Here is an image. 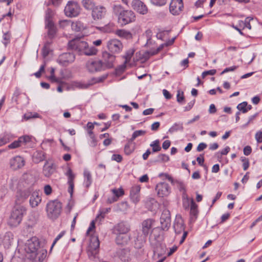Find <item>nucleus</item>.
I'll use <instances>...</instances> for the list:
<instances>
[{"label": "nucleus", "mask_w": 262, "mask_h": 262, "mask_svg": "<svg viewBox=\"0 0 262 262\" xmlns=\"http://www.w3.org/2000/svg\"><path fill=\"white\" fill-rule=\"evenodd\" d=\"M62 208V204L58 200L50 201L46 207L47 217L52 221H55L60 215Z\"/></svg>", "instance_id": "nucleus-1"}, {"label": "nucleus", "mask_w": 262, "mask_h": 262, "mask_svg": "<svg viewBox=\"0 0 262 262\" xmlns=\"http://www.w3.org/2000/svg\"><path fill=\"white\" fill-rule=\"evenodd\" d=\"M26 209L23 206H16L13 208L8 221L10 227H16L20 223Z\"/></svg>", "instance_id": "nucleus-2"}, {"label": "nucleus", "mask_w": 262, "mask_h": 262, "mask_svg": "<svg viewBox=\"0 0 262 262\" xmlns=\"http://www.w3.org/2000/svg\"><path fill=\"white\" fill-rule=\"evenodd\" d=\"M154 220L148 219L144 220L142 223V234H138L136 242H139V248H141L143 244L145 243L148 235L151 232V229L152 227Z\"/></svg>", "instance_id": "nucleus-3"}, {"label": "nucleus", "mask_w": 262, "mask_h": 262, "mask_svg": "<svg viewBox=\"0 0 262 262\" xmlns=\"http://www.w3.org/2000/svg\"><path fill=\"white\" fill-rule=\"evenodd\" d=\"M99 245V241L97 237H93L91 239L89 246L87 249L88 255L90 260L94 261H97Z\"/></svg>", "instance_id": "nucleus-4"}, {"label": "nucleus", "mask_w": 262, "mask_h": 262, "mask_svg": "<svg viewBox=\"0 0 262 262\" xmlns=\"http://www.w3.org/2000/svg\"><path fill=\"white\" fill-rule=\"evenodd\" d=\"M64 13L66 16L73 17L78 16L80 12V7L77 2H69L64 8Z\"/></svg>", "instance_id": "nucleus-5"}, {"label": "nucleus", "mask_w": 262, "mask_h": 262, "mask_svg": "<svg viewBox=\"0 0 262 262\" xmlns=\"http://www.w3.org/2000/svg\"><path fill=\"white\" fill-rule=\"evenodd\" d=\"M136 20V15L135 13L132 10H124L121 14L120 17L118 18V21L121 26H124Z\"/></svg>", "instance_id": "nucleus-6"}, {"label": "nucleus", "mask_w": 262, "mask_h": 262, "mask_svg": "<svg viewBox=\"0 0 262 262\" xmlns=\"http://www.w3.org/2000/svg\"><path fill=\"white\" fill-rule=\"evenodd\" d=\"M39 242L36 237H32L28 239L25 245V250L28 253V256L39 250Z\"/></svg>", "instance_id": "nucleus-7"}, {"label": "nucleus", "mask_w": 262, "mask_h": 262, "mask_svg": "<svg viewBox=\"0 0 262 262\" xmlns=\"http://www.w3.org/2000/svg\"><path fill=\"white\" fill-rule=\"evenodd\" d=\"M107 13L106 9L101 5H97L91 12V16L95 21H99L103 19Z\"/></svg>", "instance_id": "nucleus-8"}, {"label": "nucleus", "mask_w": 262, "mask_h": 262, "mask_svg": "<svg viewBox=\"0 0 262 262\" xmlns=\"http://www.w3.org/2000/svg\"><path fill=\"white\" fill-rule=\"evenodd\" d=\"M183 0H171L169 5V11L173 15H179L183 11Z\"/></svg>", "instance_id": "nucleus-9"}, {"label": "nucleus", "mask_w": 262, "mask_h": 262, "mask_svg": "<svg viewBox=\"0 0 262 262\" xmlns=\"http://www.w3.org/2000/svg\"><path fill=\"white\" fill-rule=\"evenodd\" d=\"M86 68L89 72L91 73L104 70L102 66V61L100 60L88 61L86 63Z\"/></svg>", "instance_id": "nucleus-10"}, {"label": "nucleus", "mask_w": 262, "mask_h": 262, "mask_svg": "<svg viewBox=\"0 0 262 262\" xmlns=\"http://www.w3.org/2000/svg\"><path fill=\"white\" fill-rule=\"evenodd\" d=\"M115 56L107 52L102 53V66L104 70L111 69L114 67Z\"/></svg>", "instance_id": "nucleus-11"}, {"label": "nucleus", "mask_w": 262, "mask_h": 262, "mask_svg": "<svg viewBox=\"0 0 262 262\" xmlns=\"http://www.w3.org/2000/svg\"><path fill=\"white\" fill-rule=\"evenodd\" d=\"M75 55L73 53H64L59 56L57 61L62 66H67L69 63L73 62L75 60Z\"/></svg>", "instance_id": "nucleus-12"}, {"label": "nucleus", "mask_w": 262, "mask_h": 262, "mask_svg": "<svg viewBox=\"0 0 262 262\" xmlns=\"http://www.w3.org/2000/svg\"><path fill=\"white\" fill-rule=\"evenodd\" d=\"M170 211L167 209L163 210L160 217L161 228L163 230H167L170 226Z\"/></svg>", "instance_id": "nucleus-13"}, {"label": "nucleus", "mask_w": 262, "mask_h": 262, "mask_svg": "<svg viewBox=\"0 0 262 262\" xmlns=\"http://www.w3.org/2000/svg\"><path fill=\"white\" fill-rule=\"evenodd\" d=\"M107 47L109 51L113 53H118L123 48L121 42L116 39L109 40L107 42Z\"/></svg>", "instance_id": "nucleus-14"}, {"label": "nucleus", "mask_w": 262, "mask_h": 262, "mask_svg": "<svg viewBox=\"0 0 262 262\" xmlns=\"http://www.w3.org/2000/svg\"><path fill=\"white\" fill-rule=\"evenodd\" d=\"M156 189L158 195L160 197L167 196L170 192L169 185L165 182L158 183L156 186Z\"/></svg>", "instance_id": "nucleus-15"}, {"label": "nucleus", "mask_w": 262, "mask_h": 262, "mask_svg": "<svg viewBox=\"0 0 262 262\" xmlns=\"http://www.w3.org/2000/svg\"><path fill=\"white\" fill-rule=\"evenodd\" d=\"M133 8L138 12L142 14H145L147 13V8L144 3L140 0H133L132 2Z\"/></svg>", "instance_id": "nucleus-16"}, {"label": "nucleus", "mask_w": 262, "mask_h": 262, "mask_svg": "<svg viewBox=\"0 0 262 262\" xmlns=\"http://www.w3.org/2000/svg\"><path fill=\"white\" fill-rule=\"evenodd\" d=\"M47 255L46 251L43 250H38L35 253L28 256V258L31 259L33 262H42Z\"/></svg>", "instance_id": "nucleus-17"}, {"label": "nucleus", "mask_w": 262, "mask_h": 262, "mask_svg": "<svg viewBox=\"0 0 262 262\" xmlns=\"http://www.w3.org/2000/svg\"><path fill=\"white\" fill-rule=\"evenodd\" d=\"M10 165L12 169L17 170L24 166L25 160L20 156H16L10 160Z\"/></svg>", "instance_id": "nucleus-18"}, {"label": "nucleus", "mask_w": 262, "mask_h": 262, "mask_svg": "<svg viewBox=\"0 0 262 262\" xmlns=\"http://www.w3.org/2000/svg\"><path fill=\"white\" fill-rule=\"evenodd\" d=\"M56 170V165L53 163L46 162L43 167V173L46 177L49 178Z\"/></svg>", "instance_id": "nucleus-19"}, {"label": "nucleus", "mask_w": 262, "mask_h": 262, "mask_svg": "<svg viewBox=\"0 0 262 262\" xmlns=\"http://www.w3.org/2000/svg\"><path fill=\"white\" fill-rule=\"evenodd\" d=\"M66 175L68 177V183L69 184L68 191L71 194L73 193V188L74 186V180L75 179V175L73 173L72 169L70 168H68L67 171L66 173Z\"/></svg>", "instance_id": "nucleus-20"}, {"label": "nucleus", "mask_w": 262, "mask_h": 262, "mask_svg": "<svg viewBox=\"0 0 262 262\" xmlns=\"http://www.w3.org/2000/svg\"><path fill=\"white\" fill-rule=\"evenodd\" d=\"M41 201V198L38 191H35L31 193L30 199V205L32 207H36Z\"/></svg>", "instance_id": "nucleus-21"}, {"label": "nucleus", "mask_w": 262, "mask_h": 262, "mask_svg": "<svg viewBox=\"0 0 262 262\" xmlns=\"http://www.w3.org/2000/svg\"><path fill=\"white\" fill-rule=\"evenodd\" d=\"M140 187L139 185L133 186L130 191V197L132 201L135 204L137 203L140 200L139 192Z\"/></svg>", "instance_id": "nucleus-22"}, {"label": "nucleus", "mask_w": 262, "mask_h": 262, "mask_svg": "<svg viewBox=\"0 0 262 262\" xmlns=\"http://www.w3.org/2000/svg\"><path fill=\"white\" fill-rule=\"evenodd\" d=\"M14 242V235L11 232L5 233L3 239V244L6 248H9Z\"/></svg>", "instance_id": "nucleus-23"}, {"label": "nucleus", "mask_w": 262, "mask_h": 262, "mask_svg": "<svg viewBox=\"0 0 262 262\" xmlns=\"http://www.w3.org/2000/svg\"><path fill=\"white\" fill-rule=\"evenodd\" d=\"M173 227L176 234H180L184 231V223L181 217H178L176 219Z\"/></svg>", "instance_id": "nucleus-24"}, {"label": "nucleus", "mask_w": 262, "mask_h": 262, "mask_svg": "<svg viewBox=\"0 0 262 262\" xmlns=\"http://www.w3.org/2000/svg\"><path fill=\"white\" fill-rule=\"evenodd\" d=\"M130 240V237L126 233H119L116 238L117 244L120 245H126Z\"/></svg>", "instance_id": "nucleus-25"}, {"label": "nucleus", "mask_w": 262, "mask_h": 262, "mask_svg": "<svg viewBox=\"0 0 262 262\" xmlns=\"http://www.w3.org/2000/svg\"><path fill=\"white\" fill-rule=\"evenodd\" d=\"M118 256L120 259L124 262H128L130 260V252L127 249H121L118 251Z\"/></svg>", "instance_id": "nucleus-26"}, {"label": "nucleus", "mask_w": 262, "mask_h": 262, "mask_svg": "<svg viewBox=\"0 0 262 262\" xmlns=\"http://www.w3.org/2000/svg\"><path fill=\"white\" fill-rule=\"evenodd\" d=\"M116 230L119 233H127L129 230V226L127 223L122 222L118 224Z\"/></svg>", "instance_id": "nucleus-27"}, {"label": "nucleus", "mask_w": 262, "mask_h": 262, "mask_svg": "<svg viewBox=\"0 0 262 262\" xmlns=\"http://www.w3.org/2000/svg\"><path fill=\"white\" fill-rule=\"evenodd\" d=\"M115 33L119 37L126 39H132L133 38V35L132 33L129 31L125 30L124 29L117 30L115 32Z\"/></svg>", "instance_id": "nucleus-28"}, {"label": "nucleus", "mask_w": 262, "mask_h": 262, "mask_svg": "<svg viewBox=\"0 0 262 262\" xmlns=\"http://www.w3.org/2000/svg\"><path fill=\"white\" fill-rule=\"evenodd\" d=\"M169 45V44L167 43L164 45L163 44L161 45L159 48H158L156 50L146 51L144 52L143 54V57L144 58L145 60H147L150 57V56L157 54L160 50H161L163 49L164 45L168 46Z\"/></svg>", "instance_id": "nucleus-29"}, {"label": "nucleus", "mask_w": 262, "mask_h": 262, "mask_svg": "<svg viewBox=\"0 0 262 262\" xmlns=\"http://www.w3.org/2000/svg\"><path fill=\"white\" fill-rule=\"evenodd\" d=\"M46 27L48 29V35L50 38H53L56 33V27L53 21H49L46 24Z\"/></svg>", "instance_id": "nucleus-30"}, {"label": "nucleus", "mask_w": 262, "mask_h": 262, "mask_svg": "<svg viewBox=\"0 0 262 262\" xmlns=\"http://www.w3.org/2000/svg\"><path fill=\"white\" fill-rule=\"evenodd\" d=\"M45 159V152L42 151H36L34 153L33 159L35 162L39 163L43 161Z\"/></svg>", "instance_id": "nucleus-31"}, {"label": "nucleus", "mask_w": 262, "mask_h": 262, "mask_svg": "<svg viewBox=\"0 0 262 262\" xmlns=\"http://www.w3.org/2000/svg\"><path fill=\"white\" fill-rule=\"evenodd\" d=\"M31 193V190L30 189L24 190L23 191H19L17 192V196L20 198L21 201H23L26 199Z\"/></svg>", "instance_id": "nucleus-32"}, {"label": "nucleus", "mask_w": 262, "mask_h": 262, "mask_svg": "<svg viewBox=\"0 0 262 262\" xmlns=\"http://www.w3.org/2000/svg\"><path fill=\"white\" fill-rule=\"evenodd\" d=\"M123 8L120 5H115L113 7V12L118 18L120 17L121 14L124 12Z\"/></svg>", "instance_id": "nucleus-33"}, {"label": "nucleus", "mask_w": 262, "mask_h": 262, "mask_svg": "<svg viewBox=\"0 0 262 262\" xmlns=\"http://www.w3.org/2000/svg\"><path fill=\"white\" fill-rule=\"evenodd\" d=\"M83 175L85 178V186L86 187H89L92 182V178L91 172L88 170H84Z\"/></svg>", "instance_id": "nucleus-34"}, {"label": "nucleus", "mask_w": 262, "mask_h": 262, "mask_svg": "<svg viewBox=\"0 0 262 262\" xmlns=\"http://www.w3.org/2000/svg\"><path fill=\"white\" fill-rule=\"evenodd\" d=\"M97 51L98 50L95 47L93 46L89 47L88 45V47L85 48L83 54L88 56H92L96 55Z\"/></svg>", "instance_id": "nucleus-35"}, {"label": "nucleus", "mask_w": 262, "mask_h": 262, "mask_svg": "<svg viewBox=\"0 0 262 262\" xmlns=\"http://www.w3.org/2000/svg\"><path fill=\"white\" fill-rule=\"evenodd\" d=\"M82 5L85 9L87 10H93L97 5H95V3L91 0H83Z\"/></svg>", "instance_id": "nucleus-36"}, {"label": "nucleus", "mask_w": 262, "mask_h": 262, "mask_svg": "<svg viewBox=\"0 0 262 262\" xmlns=\"http://www.w3.org/2000/svg\"><path fill=\"white\" fill-rule=\"evenodd\" d=\"M88 47V43L85 41L78 40L76 45V51L80 52L82 53H83L85 48Z\"/></svg>", "instance_id": "nucleus-37"}, {"label": "nucleus", "mask_w": 262, "mask_h": 262, "mask_svg": "<svg viewBox=\"0 0 262 262\" xmlns=\"http://www.w3.org/2000/svg\"><path fill=\"white\" fill-rule=\"evenodd\" d=\"M198 212V205L193 200H192L190 205V214L191 216H193L195 218H196Z\"/></svg>", "instance_id": "nucleus-38"}, {"label": "nucleus", "mask_w": 262, "mask_h": 262, "mask_svg": "<svg viewBox=\"0 0 262 262\" xmlns=\"http://www.w3.org/2000/svg\"><path fill=\"white\" fill-rule=\"evenodd\" d=\"M146 133V131L144 130H136L133 133L132 138L129 140V142H133L138 137L143 136Z\"/></svg>", "instance_id": "nucleus-39"}, {"label": "nucleus", "mask_w": 262, "mask_h": 262, "mask_svg": "<svg viewBox=\"0 0 262 262\" xmlns=\"http://www.w3.org/2000/svg\"><path fill=\"white\" fill-rule=\"evenodd\" d=\"M150 146L152 147V152H156L161 150V147L160 146V142L158 140L153 141Z\"/></svg>", "instance_id": "nucleus-40"}, {"label": "nucleus", "mask_w": 262, "mask_h": 262, "mask_svg": "<svg viewBox=\"0 0 262 262\" xmlns=\"http://www.w3.org/2000/svg\"><path fill=\"white\" fill-rule=\"evenodd\" d=\"M183 126L182 123H174L169 129V132L172 133L178 130H182Z\"/></svg>", "instance_id": "nucleus-41"}, {"label": "nucleus", "mask_w": 262, "mask_h": 262, "mask_svg": "<svg viewBox=\"0 0 262 262\" xmlns=\"http://www.w3.org/2000/svg\"><path fill=\"white\" fill-rule=\"evenodd\" d=\"M175 185H177L180 191L183 192V195L186 194L185 185L183 182L178 180H176Z\"/></svg>", "instance_id": "nucleus-42"}, {"label": "nucleus", "mask_w": 262, "mask_h": 262, "mask_svg": "<svg viewBox=\"0 0 262 262\" xmlns=\"http://www.w3.org/2000/svg\"><path fill=\"white\" fill-rule=\"evenodd\" d=\"M21 140V144L24 145H27L31 142L32 137L31 136L25 135L19 138Z\"/></svg>", "instance_id": "nucleus-43"}, {"label": "nucleus", "mask_w": 262, "mask_h": 262, "mask_svg": "<svg viewBox=\"0 0 262 262\" xmlns=\"http://www.w3.org/2000/svg\"><path fill=\"white\" fill-rule=\"evenodd\" d=\"M10 38H11V34L9 33V32H7L5 33L3 35V43L5 45V47L7 46V45L9 43L10 41Z\"/></svg>", "instance_id": "nucleus-44"}, {"label": "nucleus", "mask_w": 262, "mask_h": 262, "mask_svg": "<svg viewBox=\"0 0 262 262\" xmlns=\"http://www.w3.org/2000/svg\"><path fill=\"white\" fill-rule=\"evenodd\" d=\"M111 211V208H105L100 209L99 213L97 216V218L101 217L102 219H104L106 214Z\"/></svg>", "instance_id": "nucleus-45"}, {"label": "nucleus", "mask_w": 262, "mask_h": 262, "mask_svg": "<svg viewBox=\"0 0 262 262\" xmlns=\"http://www.w3.org/2000/svg\"><path fill=\"white\" fill-rule=\"evenodd\" d=\"M247 106V102L246 101H244L239 104H238L237 106V108L238 111L242 112L243 113H247L246 106Z\"/></svg>", "instance_id": "nucleus-46"}, {"label": "nucleus", "mask_w": 262, "mask_h": 262, "mask_svg": "<svg viewBox=\"0 0 262 262\" xmlns=\"http://www.w3.org/2000/svg\"><path fill=\"white\" fill-rule=\"evenodd\" d=\"M112 191L114 195V196L117 197V199L124 194V190L122 188L113 189Z\"/></svg>", "instance_id": "nucleus-47"}, {"label": "nucleus", "mask_w": 262, "mask_h": 262, "mask_svg": "<svg viewBox=\"0 0 262 262\" xmlns=\"http://www.w3.org/2000/svg\"><path fill=\"white\" fill-rule=\"evenodd\" d=\"M185 97L184 96V92L182 91L178 90L177 91V101L181 103H182L184 100Z\"/></svg>", "instance_id": "nucleus-48"}, {"label": "nucleus", "mask_w": 262, "mask_h": 262, "mask_svg": "<svg viewBox=\"0 0 262 262\" xmlns=\"http://www.w3.org/2000/svg\"><path fill=\"white\" fill-rule=\"evenodd\" d=\"M241 160L243 162V167L244 170H246L249 167V161L248 158L245 157H241Z\"/></svg>", "instance_id": "nucleus-49"}, {"label": "nucleus", "mask_w": 262, "mask_h": 262, "mask_svg": "<svg viewBox=\"0 0 262 262\" xmlns=\"http://www.w3.org/2000/svg\"><path fill=\"white\" fill-rule=\"evenodd\" d=\"M53 15V11L50 9H48L46 11V24L48 23L49 21H52L51 18H52Z\"/></svg>", "instance_id": "nucleus-50"}, {"label": "nucleus", "mask_w": 262, "mask_h": 262, "mask_svg": "<svg viewBox=\"0 0 262 262\" xmlns=\"http://www.w3.org/2000/svg\"><path fill=\"white\" fill-rule=\"evenodd\" d=\"M21 145V140L19 138L17 140L14 141L13 142L8 145V147L11 149L17 148Z\"/></svg>", "instance_id": "nucleus-51"}, {"label": "nucleus", "mask_w": 262, "mask_h": 262, "mask_svg": "<svg viewBox=\"0 0 262 262\" xmlns=\"http://www.w3.org/2000/svg\"><path fill=\"white\" fill-rule=\"evenodd\" d=\"M72 29L76 31L79 32L81 29V24L80 22L73 23L71 25Z\"/></svg>", "instance_id": "nucleus-52"}, {"label": "nucleus", "mask_w": 262, "mask_h": 262, "mask_svg": "<svg viewBox=\"0 0 262 262\" xmlns=\"http://www.w3.org/2000/svg\"><path fill=\"white\" fill-rule=\"evenodd\" d=\"M134 51L133 50H129L126 52L124 57L125 59L124 63H126L129 62L134 54Z\"/></svg>", "instance_id": "nucleus-53"}, {"label": "nucleus", "mask_w": 262, "mask_h": 262, "mask_svg": "<svg viewBox=\"0 0 262 262\" xmlns=\"http://www.w3.org/2000/svg\"><path fill=\"white\" fill-rule=\"evenodd\" d=\"M150 2L155 6H162L166 3V0H150Z\"/></svg>", "instance_id": "nucleus-54"}, {"label": "nucleus", "mask_w": 262, "mask_h": 262, "mask_svg": "<svg viewBox=\"0 0 262 262\" xmlns=\"http://www.w3.org/2000/svg\"><path fill=\"white\" fill-rule=\"evenodd\" d=\"M253 19V18H251L250 17H247L245 21H241V23H242L244 26V27H246L248 28L249 29H251V26L250 24V21Z\"/></svg>", "instance_id": "nucleus-55"}, {"label": "nucleus", "mask_w": 262, "mask_h": 262, "mask_svg": "<svg viewBox=\"0 0 262 262\" xmlns=\"http://www.w3.org/2000/svg\"><path fill=\"white\" fill-rule=\"evenodd\" d=\"M38 117L39 115L37 113H34L33 114L32 113H28L24 115V118L27 120L32 118H36Z\"/></svg>", "instance_id": "nucleus-56"}, {"label": "nucleus", "mask_w": 262, "mask_h": 262, "mask_svg": "<svg viewBox=\"0 0 262 262\" xmlns=\"http://www.w3.org/2000/svg\"><path fill=\"white\" fill-rule=\"evenodd\" d=\"M79 40L78 39H73L70 40L68 43V47L72 50H76L77 42Z\"/></svg>", "instance_id": "nucleus-57"}, {"label": "nucleus", "mask_w": 262, "mask_h": 262, "mask_svg": "<svg viewBox=\"0 0 262 262\" xmlns=\"http://www.w3.org/2000/svg\"><path fill=\"white\" fill-rule=\"evenodd\" d=\"M255 138L258 143H262V132L258 131L256 133Z\"/></svg>", "instance_id": "nucleus-58"}, {"label": "nucleus", "mask_w": 262, "mask_h": 262, "mask_svg": "<svg viewBox=\"0 0 262 262\" xmlns=\"http://www.w3.org/2000/svg\"><path fill=\"white\" fill-rule=\"evenodd\" d=\"M216 70H211L209 71H206L202 73V76L203 78H204L207 75H214L216 73Z\"/></svg>", "instance_id": "nucleus-59"}, {"label": "nucleus", "mask_w": 262, "mask_h": 262, "mask_svg": "<svg viewBox=\"0 0 262 262\" xmlns=\"http://www.w3.org/2000/svg\"><path fill=\"white\" fill-rule=\"evenodd\" d=\"M158 161L160 162H167L169 158V157L165 154L159 155L158 157Z\"/></svg>", "instance_id": "nucleus-60"}, {"label": "nucleus", "mask_w": 262, "mask_h": 262, "mask_svg": "<svg viewBox=\"0 0 262 262\" xmlns=\"http://www.w3.org/2000/svg\"><path fill=\"white\" fill-rule=\"evenodd\" d=\"M194 103H195L194 99L191 101L190 102H189L187 104V105L185 107H184V111L187 112V111H190L192 108L194 104Z\"/></svg>", "instance_id": "nucleus-61"}, {"label": "nucleus", "mask_w": 262, "mask_h": 262, "mask_svg": "<svg viewBox=\"0 0 262 262\" xmlns=\"http://www.w3.org/2000/svg\"><path fill=\"white\" fill-rule=\"evenodd\" d=\"M130 142L128 141V143L124 147V152L126 155L130 154L133 151V149L130 148Z\"/></svg>", "instance_id": "nucleus-62"}, {"label": "nucleus", "mask_w": 262, "mask_h": 262, "mask_svg": "<svg viewBox=\"0 0 262 262\" xmlns=\"http://www.w3.org/2000/svg\"><path fill=\"white\" fill-rule=\"evenodd\" d=\"M9 141V139L6 135L0 137V146L6 144Z\"/></svg>", "instance_id": "nucleus-63"}, {"label": "nucleus", "mask_w": 262, "mask_h": 262, "mask_svg": "<svg viewBox=\"0 0 262 262\" xmlns=\"http://www.w3.org/2000/svg\"><path fill=\"white\" fill-rule=\"evenodd\" d=\"M52 191V187L49 185H46L44 187V192L45 193L48 195L51 194Z\"/></svg>", "instance_id": "nucleus-64"}]
</instances>
